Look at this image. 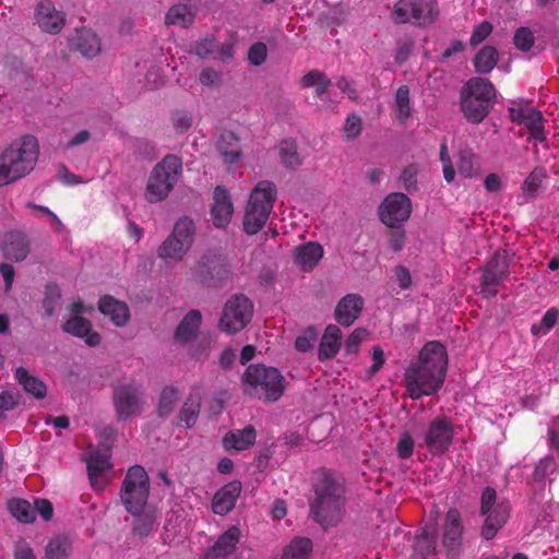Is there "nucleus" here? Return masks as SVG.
<instances>
[{
    "label": "nucleus",
    "instance_id": "nucleus-1",
    "mask_svg": "<svg viewBox=\"0 0 559 559\" xmlns=\"http://www.w3.org/2000/svg\"><path fill=\"white\" fill-rule=\"evenodd\" d=\"M448 353L438 341H430L419 352L418 360L411 364L404 373V384L413 400L437 393L447 377Z\"/></svg>",
    "mask_w": 559,
    "mask_h": 559
},
{
    "label": "nucleus",
    "instance_id": "nucleus-2",
    "mask_svg": "<svg viewBox=\"0 0 559 559\" xmlns=\"http://www.w3.org/2000/svg\"><path fill=\"white\" fill-rule=\"evenodd\" d=\"M314 500L310 509L316 522L328 528L341 520L344 506V488L328 469L317 474L313 484Z\"/></svg>",
    "mask_w": 559,
    "mask_h": 559
},
{
    "label": "nucleus",
    "instance_id": "nucleus-3",
    "mask_svg": "<svg viewBox=\"0 0 559 559\" xmlns=\"http://www.w3.org/2000/svg\"><path fill=\"white\" fill-rule=\"evenodd\" d=\"M38 153V142L33 135H24L5 148L0 154V187L28 175L35 167Z\"/></svg>",
    "mask_w": 559,
    "mask_h": 559
},
{
    "label": "nucleus",
    "instance_id": "nucleus-4",
    "mask_svg": "<svg viewBox=\"0 0 559 559\" xmlns=\"http://www.w3.org/2000/svg\"><path fill=\"white\" fill-rule=\"evenodd\" d=\"M286 380L278 369L265 365H250L242 374L245 392L264 402H276L285 391Z\"/></svg>",
    "mask_w": 559,
    "mask_h": 559
},
{
    "label": "nucleus",
    "instance_id": "nucleus-5",
    "mask_svg": "<svg viewBox=\"0 0 559 559\" xmlns=\"http://www.w3.org/2000/svg\"><path fill=\"white\" fill-rule=\"evenodd\" d=\"M277 195L276 186L269 180L259 181L249 195L243 215V231L258 234L266 224Z\"/></svg>",
    "mask_w": 559,
    "mask_h": 559
},
{
    "label": "nucleus",
    "instance_id": "nucleus-6",
    "mask_svg": "<svg viewBox=\"0 0 559 559\" xmlns=\"http://www.w3.org/2000/svg\"><path fill=\"white\" fill-rule=\"evenodd\" d=\"M182 173V160L175 154H167L151 171L144 192L145 200L157 203L174 190Z\"/></svg>",
    "mask_w": 559,
    "mask_h": 559
},
{
    "label": "nucleus",
    "instance_id": "nucleus-7",
    "mask_svg": "<svg viewBox=\"0 0 559 559\" xmlns=\"http://www.w3.org/2000/svg\"><path fill=\"white\" fill-rule=\"evenodd\" d=\"M479 514L484 516L480 535L487 540L496 537L510 518L511 506L508 500H498L493 487H486L480 495Z\"/></svg>",
    "mask_w": 559,
    "mask_h": 559
},
{
    "label": "nucleus",
    "instance_id": "nucleus-8",
    "mask_svg": "<svg viewBox=\"0 0 559 559\" xmlns=\"http://www.w3.org/2000/svg\"><path fill=\"white\" fill-rule=\"evenodd\" d=\"M195 225L187 216L180 217L171 234L160 243L157 249V257L167 263L181 261L194 242Z\"/></svg>",
    "mask_w": 559,
    "mask_h": 559
},
{
    "label": "nucleus",
    "instance_id": "nucleus-9",
    "mask_svg": "<svg viewBox=\"0 0 559 559\" xmlns=\"http://www.w3.org/2000/svg\"><path fill=\"white\" fill-rule=\"evenodd\" d=\"M150 496V478L141 465L131 466L124 476L120 489V499L129 513H139Z\"/></svg>",
    "mask_w": 559,
    "mask_h": 559
},
{
    "label": "nucleus",
    "instance_id": "nucleus-10",
    "mask_svg": "<svg viewBox=\"0 0 559 559\" xmlns=\"http://www.w3.org/2000/svg\"><path fill=\"white\" fill-rule=\"evenodd\" d=\"M112 405L116 417L120 421L140 416L145 405L142 383L129 380L115 385L112 389Z\"/></svg>",
    "mask_w": 559,
    "mask_h": 559
},
{
    "label": "nucleus",
    "instance_id": "nucleus-11",
    "mask_svg": "<svg viewBox=\"0 0 559 559\" xmlns=\"http://www.w3.org/2000/svg\"><path fill=\"white\" fill-rule=\"evenodd\" d=\"M392 15L395 23L428 26L437 21L439 7L436 0H399Z\"/></svg>",
    "mask_w": 559,
    "mask_h": 559
},
{
    "label": "nucleus",
    "instance_id": "nucleus-12",
    "mask_svg": "<svg viewBox=\"0 0 559 559\" xmlns=\"http://www.w3.org/2000/svg\"><path fill=\"white\" fill-rule=\"evenodd\" d=\"M253 305L242 294L231 296L225 304L218 328L227 334H235L243 330L251 321Z\"/></svg>",
    "mask_w": 559,
    "mask_h": 559
},
{
    "label": "nucleus",
    "instance_id": "nucleus-13",
    "mask_svg": "<svg viewBox=\"0 0 559 559\" xmlns=\"http://www.w3.org/2000/svg\"><path fill=\"white\" fill-rule=\"evenodd\" d=\"M411 214L412 201L402 192L390 193L379 206V217L390 228H400Z\"/></svg>",
    "mask_w": 559,
    "mask_h": 559
},
{
    "label": "nucleus",
    "instance_id": "nucleus-14",
    "mask_svg": "<svg viewBox=\"0 0 559 559\" xmlns=\"http://www.w3.org/2000/svg\"><path fill=\"white\" fill-rule=\"evenodd\" d=\"M454 437L452 421L445 416H437L430 421L424 435V444L433 455L444 454Z\"/></svg>",
    "mask_w": 559,
    "mask_h": 559
},
{
    "label": "nucleus",
    "instance_id": "nucleus-15",
    "mask_svg": "<svg viewBox=\"0 0 559 559\" xmlns=\"http://www.w3.org/2000/svg\"><path fill=\"white\" fill-rule=\"evenodd\" d=\"M509 261L506 253L496 252L487 262L480 280V289L487 298L498 294L497 287L509 276Z\"/></svg>",
    "mask_w": 559,
    "mask_h": 559
},
{
    "label": "nucleus",
    "instance_id": "nucleus-16",
    "mask_svg": "<svg viewBox=\"0 0 559 559\" xmlns=\"http://www.w3.org/2000/svg\"><path fill=\"white\" fill-rule=\"evenodd\" d=\"M441 531V543L447 556L450 559H456L463 542V523L457 509L451 508L448 510Z\"/></svg>",
    "mask_w": 559,
    "mask_h": 559
},
{
    "label": "nucleus",
    "instance_id": "nucleus-17",
    "mask_svg": "<svg viewBox=\"0 0 559 559\" xmlns=\"http://www.w3.org/2000/svg\"><path fill=\"white\" fill-rule=\"evenodd\" d=\"M35 20L43 32L55 35L62 31L66 13L57 10L51 0H40L35 9Z\"/></svg>",
    "mask_w": 559,
    "mask_h": 559
},
{
    "label": "nucleus",
    "instance_id": "nucleus-18",
    "mask_svg": "<svg viewBox=\"0 0 559 559\" xmlns=\"http://www.w3.org/2000/svg\"><path fill=\"white\" fill-rule=\"evenodd\" d=\"M234 214V204L229 191L217 186L213 191V204L211 219L216 228H225L229 225Z\"/></svg>",
    "mask_w": 559,
    "mask_h": 559
},
{
    "label": "nucleus",
    "instance_id": "nucleus-19",
    "mask_svg": "<svg viewBox=\"0 0 559 559\" xmlns=\"http://www.w3.org/2000/svg\"><path fill=\"white\" fill-rule=\"evenodd\" d=\"M364 308V299L358 294H347L340 299L334 310L338 324L348 328L359 318Z\"/></svg>",
    "mask_w": 559,
    "mask_h": 559
},
{
    "label": "nucleus",
    "instance_id": "nucleus-20",
    "mask_svg": "<svg viewBox=\"0 0 559 559\" xmlns=\"http://www.w3.org/2000/svg\"><path fill=\"white\" fill-rule=\"evenodd\" d=\"M29 250V240L21 231L8 233L1 245L3 257L15 262L24 261L27 258Z\"/></svg>",
    "mask_w": 559,
    "mask_h": 559
},
{
    "label": "nucleus",
    "instance_id": "nucleus-21",
    "mask_svg": "<svg viewBox=\"0 0 559 559\" xmlns=\"http://www.w3.org/2000/svg\"><path fill=\"white\" fill-rule=\"evenodd\" d=\"M241 488V483L237 480L224 485L213 498V512L219 515L229 513L235 508Z\"/></svg>",
    "mask_w": 559,
    "mask_h": 559
},
{
    "label": "nucleus",
    "instance_id": "nucleus-22",
    "mask_svg": "<svg viewBox=\"0 0 559 559\" xmlns=\"http://www.w3.org/2000/svg\"><path fill=\"white\" fill-rule=\"evenodd\" d=\"M240 539V530L237 526L229 527L224 532L215 542V544L207 550L206 559H226L236 550L237 544Z\"/></svg>",
    "mask_w": 559,
    "mask_h": 559
},
{
    "label": "nucleus",
    "instance_id": "nucleus-23",
    "mask_svg": "<svg viewBox=\"0 0 559 559\" xmlns=\"http://www.w3.org/2000/svg\"><path fill=\"white\" fill-rule=\"evenodd\" d=\"M62 330L75 337L83 338L85 344L91 347L99 345L102 341L100 334L92 330L90 320L83 317L69 318L62 324Z\"/></svg>",
    "mask_w": 559,
    "mask_h": 559
},
{
    "label": "nucleus",
    "instance_id": "nucleus-24",
    "mask_svg": "<svg viewBox=\"0 0 559 559\" xmlns=\"http://www.w3.org/2000/svg\"><path fill=\"white\" fill-rule=\"evenodd\" d=\"M463 95H467L477 100H484L493 107L496 99V88L493 84L485 78L475 76L471 78L461 88Z\"/></svg>",
    "mask_w": 559,
    "mask_h": 559
},
{
    "label": "nucleus",
    "instance_id": "nucleus-25",
    "mask_svg": "<svg viewBox=\"0 0 559 559\" xmlns=\"http://www.w3.org/2000/svg\"><path fill=\"white\" fill-rule=\"evenodd\" d=\"M463 95H467L477 100H484L493 107L496 99V88L493 84L485 78L475 76L471 78L461 88Z\"/></svg>",
    "mask_w": 559,
    "mask_h": 559
},
{
    "label": "nucleus",
    "instance_id": "nucleus-26",
    "mask_svg": "<svg viewBox=\"0 0 559 559\" xmlns=\"http://www.w3.org/2000/svg\"><path fill=\"white\" fill-rule=\"evenodd\" d=\"M70 47L87 59L97 56L102 49L98 36L88 28L78 29L70 40Z\"/></svg>",
    "mask_w": 559,
    "mask_h": 559
},
{
    "label": "nucleus",
    "instance_id": "nucleus-27",
    "mask_svg": "<svg viewBox=\"0 0 559 559\" xmlns=\"http://www.w3.org/2000/svg\"><path fill=\"white\" fill-rule=\"evenodd\" d=\"M99 311L109 317L117 326H123L130 319L129 307L126 302L120 301L112 296L105 295L98 301Z\"/></svg>",
    "mask_w": 559,
    "mask_h": 559
},
{
    "label": "nucleus",
    "instance_id": "nucleus-28",
    "mask_svg": "<svg viewBox=\"0 0 559 559\" xmlns=\"http://www.w3.org/2000/svg\"><path fill=\"white\" fill-rule=\"evenodd\" d=\"M323 257V248L317 242H307L295 248L294 262L302 271H311Z\"/></svg>",
    "mask_w": 559,
    "mask_h": 559
},
{
    "label": "nucleus",
    "instance_id": "nucleus-29",
    "mask_svg": "<svg viewBox=\"0 0 559 559\" xmlns=\"http://www.w3.org/2000/svg\"><path fill=\"white\" fill-rule=\"evenodd\" d=\"M216 147L226 164L237 163L242 155L239 138L233 131H223Z\"/></svg>",
    "mask_w": 559,
    "mask_h": 559
},
{
    "label": "nucleus",
    "instance_id": "nucleus-30",
    "mask_svg": "<svg viewBox=\"0 0 559 559\" xmlns=\"http://www.w3.org/2000/svg\"><path fill=\"white\" fill-rule=\"evenodd\" d=\"M460 104L463 116L471 123L478 124L489 115L492 106L460 93Z\"/></svg>",
    "mask_w": 559,
    "mask_h": 559
},
{
    "label": "nucleus",
    "instance_id": "nucleus-31",
    "mask_svg": "<svg viewBox=\"0 0 559 559\" xmlns=\"http://www.w3.org/2000/svg\"><path fill=\"white\" fill-rule=\"evenodd\" d=\"M257 432L253 426L249 425L243 429L228 431L223 438V445L226 450L242 451L254 444Z\"/></svg>",
    "mask_w": 559,
    "mask_h": 559
},
{
    "label": "nucleus",
    "instance_id": "nucleus-32",
    "mask_svg": "<svg viewBox=\"0 0 559 559\" xmlns=\"http://www.w3.org/2000/svg\"><path fill=\"white\" fill-rule=\"evenodd\" d=\"M202 322V314L199 310H190L179 322L175 330V340L178 343L190 342L198 333Z\"/></svg>",
    "mask_w": 559,
    "mask_h": 559
},
{
    "label": "nucleus",
    "instance_id": "nucleus-33",
    "mask_svg": "<svg viewBox=\"0 0 559 559\" xmlns=\"http://www.w3.org/2000/svg\"><path fill=\"white\" fill-rule=\"evenodd\" d=\"M342 341V331L335 324H329L319 346V359H332L340 350Z\"/></svg>",
    "mask_w": 559,
    "mask_h": 559
},
{
    "label": "nucleus",
    "instance_id": "nucleus-34",
    "mask_svg": "<svg viewBox=\"0 0 559 559\" xmlns=\"http://www.w3.org/2000/svg\"><path fill=\"white\" fill-rule=\"evenodd\" d=\"M111 468L110 455L99 451L92 452L87 459V473L93 487L103 488L104 484L99 483L103 474Z\"/></svg>",
    "mask_w": 559,
    "mask_h": 559
},
{
    "label": "nucleus",
    "instance_id": "nucleus-35",
    "mask_svg": "<svg viewBox=\"0 0 559 559\" xmlns=\"http://www.w3.org/2000/svg\"><path fill=\"white\" fill-rule=\"evenodd\" d=\"M195 19V11L192 5L189 4H175L169 8L165 16V23L167 25H178L180 27H190Z\"/></svg>",
    "mask_w": 559,
    "mask_h": 559
},
{
    "label": "nucleus",
    "instance_id": "nucleus-36",
    "mask_svg": "<svg viewBox=\"0 0 559 559\" xmlns=\"http://www.w3.org/2000/svg\"><path fill=\"white\" fill-rule=\"evenodd\" d=\"M15 379L23 386L24 391L35 399L40 400L46 396V384L39 378L32 376L25 368L20 367L15 370Z\"/></svg>",
    "mask_w": 559,
    "mask_h": 559
},
{
    "label": "nucleus",
    "instance_id": "nucleus-37",
    "mask_svg": "<svg viewBox=\"0 0 559 559\" xmlns=\"http://www.w3.org/2000/svg\"><path fill=\"white\" fill-rule=\"evenodd\" d=\"M521 126H524L526 131L528 132V141L534 143V146H537L538 143L547 142V134L545 131V118L538 109L532 112L526 120L522 122Z\"/></svg>",
    "mask_w": 559,
    "mask_h": 559
},
{
    "label": "nucleus",
    "instance_id": "nucleus-38",
    "mask_svg": "<svg viewBox=\"0 0 559 559\" xmlns=\"http://www.w3.org/2000/svg\"><path fill=\"white\" fill-rule=\"evenodd\" d=\"M498 50L496 47L487 45L484 46L475 56L473 64L475 71L479 74L490 73L498 62Z\"/></svg>",
    "mask_w": 559,
    "mask_h": 559
},
{
    "label": "nucleus",
    "instance_id": "nucleus-39",
    "mask_svg": "<svg viewBox=\"0 0 559 559\" xmlns=\"http://www.w3.org/2000/svg\"><path fill=\"white\" fill-rule=\"evenodd\" d=\"M331 85V80L319 70H310L300 79L301 88L314 87V95L322 98Z\"/></svg>",
    "mask_w": 559,
    "mask_h": 559
},
{
    "label": "nucleus",
    "instance_id": "nucleus-40",
    "mask_svg": "<svg viewBox=\"0 0 559 559\" xmlns=\"http://www.w3.org/2000/svg\"><path fill=\"white\" fill-rule=\"evenodd\" d=\"M200 408L201 395L199 392H192L179 412L180 421L183 423L187 428H191L199 417Z\"/></svg>",
    "mask_w": 559,
    "mask_h": 559
},
{
    "label": "nucleus",
    "instance_id": "nucleus-41",
    "mask_svg": "<svg viewBox=\"0 0 559 559\" xmlns=\"http://www.w3.org/2000/svg\"><path fill=\"white\" fill-rule=\"evenodd\" d=\"M72 551V540L67 535H57L46 546V559H67Z\"/></svg>",
    "mask_w": 559,
    "mask_h": 559
},
{
    "label": "nucleus",
    "instance_id": "nucleus-42",
    "mask_svg": "<svg viewBox=\"0 0 559 559\" xmlns=\"http://www.w3.org/2000/svg\"><path fill=\"white\" fill-rule=\"evenodd\" d=\"M221 271L225 272L223 265L218 261L211 260L207 257H203L197 266L195 276L206 285H214L215 272L219 274Z\"/></svg>",
    "mask_w": 559,
    "mask_h": 559
},
{
    "label": "nucleus",
    "instance_id": "nucleus-43",
    "mask_svg": "<svg viewBox=\"0 0 559 559\" xmlns=\"http://www.w3.org/2000/svg\"><path fill=\"white\" fill-rule=\"evenodd\" d=\"M278 155L287 168L295 169L301 165V158L297 152V143L294 139H284L280 143Z\"/></svg>",
    "mask_w": 559,
    "mask_h": 559
},
{
    "label": "nucleus",
    "instance_id": "nucleus-44",
    "mask_svg": "<svg viewBox=\"0 0 559 559\" xmlns=\"http://www.w3.org/2000/svg\"><path fill=\"white\" fill-rule=\"evenodd\" d=\"M394 111L396 114V119L401 123H405V121L411 117L412 106H411L409 88L407 85H401L396 90Z\"/></svg>",
    "mask_w": 559,
    "mask_h": 559
},
{
    "label": "nucleus",
    "instance_id": "nucleus-45",
    "mask_svg": "<svg viewBox=\"0 0 559 559\" xmlns=\"http://www.w3.org/2000/svg\"><path fill=\"white\" fill-rule=\"evenodd\" d=\"M134 516L132 523V533L140 538L147 537L154 527L155 515L150 511H140L139 513H131Z\"/></svg>",
    "mask_w": 559,
    "mask_h": 559
},
{
    "label": "nucleus",
    "instance_id": "nucleus-46",
    "mask_svg": "<svg viewBox=\"0 0 559 559\" xmlns=\"http://www.w3.org/2000/svg\"><path fill=\"white\" fill-rule=\"evenodd\" d=\"M312 543L307 537H298L285 548L282 559H309Z\"/></svg>",
    "mask_w": 559,
    "mask_h": 559
},
{
    "label": "nucleus",
    "instance_id": "nucleus-47",
    "mask_svg": "<svg viewBox=\"0 0 559 559\" xmlns=\"http://www.w3.org/2000/svg\"><path fill=\"white\" fill-rule=\"evenodd\" d=\"M8 509L11 515L20 522L32 523L35 520V511L26 500L12 499L8 503Z\"/></svg>",
    "mask_w": 559,
    "mask_h": 559
},
{
    "label": "nucleus",
    "instance_id": "nucleus-48",
    "mask_svg": "<svg viewBox=\"0 0 559 559\" xmlns=\"http://www.w3.org/2000/svg\"><path fill=\"white\" fill-rule=\"evenodd\" d=\"M546 176L547 173L544 167H535L523 182L522 190L524 194L530 198L536 197Z\"/></svg>",
    "mask_w": 559,
    "mask_h": 559
},
{
    "label": "nucleus",
    "instance_id": "nucleus-49",
    "mask_svg": "<svg viewBox=\"0 0 559 559\" xmlns=\"http://www.w3.org/2000/svg\"><path fill=\"white\" fill-rule=\"evenodd\" d=\"M178 401V390L175 386H165L160 393L158 403V415L167 417L175 408Z\"/></svg>",
    "mask_w": 559,
    "mask_h": 559
},
{
    "label": "nucleus",
    "instance_id": "nucleus-50",
    "mask_svg": "<svg viewBox=\"0 0 559 559\" xmlns=\"http://www.w3.org/2000/svg\"><path fill=\"white\" fill-rule=\"evenodd\" d=\"M559 317V310L555 307L549 308L538 323H534L531 326V333L533 335H545L556 324Z\"/></svg>",
    "mask_w": 559,
    "mask_h": 559
},
{
    "label": "nucleus",
    "instance_id": "nucleus-51",
    "mask_svg": "<svg viewBox=\"0 0 559 559\" xmlns=\"http://www.w3.org/2000/svg\"><path fill=\"white\" fill-rule=\"evenodd\" d=\"M435 551L436 543L427 533H423L416 537L414 543V554L418 559H428L435 555Z\"/></svg>",
    "mask_w": 559,
    "mask_h": 559
},
{
    "label": "nucleus",
    "instance_id": "nucleus-52",
    "mask_svg": "<svg viewBox=\"0 0 559 559\" xmlns=\"http://www.w3.org/2000/svg\"><path fill=\"white\" fill-rule=\"evenodd\" d=\"M535 43L534 33L530 27H519L513 36V44L520 51L527 52L532 49Z\"/></svg>",
    "mask_w": 559,
    "mask_h": 559
},
{
    "label": "nucleus",
    "instance_id": "nucleus-53",
    "mask_svg": "<svg viewBox=\"0 0 559 559\" xmlns=\"http://www.w3.org/2000/svg\"><path fill=\"white\" fill-rule=\"evenodd\" d=\"M557 469L556 460L552 455H547L538 461L533 472V479L537 483L544 481L546 477Z\"/></svg>",
    "mask_w": 559,
    "mask_h": 559
},
{
    "label": "nucleus",
    "instance_id": "nucleus-54",
    "mask_svg": "<svg viewBox=\"0 0 559 559\" xmlns=\"http://www.w3.org/2000/svg\"><path fill=\"white\" fill-rule=\"evenodd\" d=\"M535 110V107L523 102H512L508 109L510 120L516 124H522V122Z\"/></svg>",
    "mask_w": 559,
    "mask_h": 559
},
{
    "label": "nucleus",
    "instance_id": "nucleus-55",
    "mask_svg": "<svg viewBox=\"0 0 559 559\" xmlns=\"http://www.w3.org/2000/svg\"><path fill=\"white\" fill-rule=\"evenodd\" d=\"M61 299V293L58 286L48 285L46 289V296L43 301V307L47 317H51Z\"/></svg>",
    "mask_w": 559,
    "mask_h": 559
},
{
    "label": "nucleus",
    "instance_id": "nucleus-56",
    "mask_svg": "<svg viewBox=\"0 0 559 559\" xmlns=\"http://www.w3.org/2000/svg\"><path fill=\"white\" fill-rule=\"evenodd\" d=\"M417 166L415 164H409L403 169L399 178L403 188L409 193L417 190Z\"/></svg>",
    "mask_w": 559,
    "mask_h": 559
},
{
    "label": "nucleus",
    "instance_id": "nucleus-57",
    "mask_svg": "<svg viewBox=\"0 0 559 559\" xmlns=\"http://www.w3.org/2000/svg\"><path fill=\"white\" fill-rule=\"evenodd\" d=\"M318 337V331L314 326H308L305 332L295 341V347L300 353H307L312 348L313 342Z\"/></svg>",
    "mask_w": 559,
    "mask_h": 559
},
{
    "label": "nucleus",
    "instance_id": "nucleus-58",
    "mask_svg": "<svg viewBox=\"0 0 559 559\" xmlns=\"http://www.w3.org/2000/svg\"><path fill=\"white\" fill-rule=\"evenodd\" d=\"M171 121L176 132L185 133L191 128L193 118L188 110H176L171 116Z\"/></svg>",
    "mask_w": 559,
    "mask_h": 559
},
{
    "label": "nucleus",
    "instance_id": "nucleus-59",
    "mask_svg": "<svg viewBox=\"0 0 559 559\" xmlns=\"http://www.w3.org/2000/svg\"><path fill=\"white\" fill-rule=\"evenodd\" d=\"M20 403V394L12 391L0 392V419L5 418V413L13 411Z\"/></svg>",
    "mask_w": 559,
    "mask_h": 559
},
{
    "label": "nucleus",
    "instance_id": "nucleus-60",
    "mask_svg": "<svg viewBox=\"0 0 559 559\" xmlns=\"http://www.w3.org/2000/svg\"><path fill=\"white\" fill-rule=\"evenodd\" d=\"M216 48V40L213 36H206L202 38L201 40L197 41L192 47L191 50L193 53L199 56L200 58H206L211 53L214 52Z\"/></svg>",
    "mask_w": 559,
    "mask_h": 559
},
{
    "label": "nucleus",
    "instance_id": "nucleus-61",
    "mask_svg": "<svg viewBox=\"0 0 559 559\" xmlns=\"http://www.w3.org/2000/svg\"><path fill=\"white\" fill-rule=\"evenodd\" d=\"M491 32H492V24L488 21H483L473 31L471 38H469V45L473 47L478 46L491 34Z\"/></svg>",
    "mask_w": 559,
    "mask_h": 559
},
{
    "label": "nucleus",
    "instance_id": "nucleus-62",
    "mask_svg": "<svg viewBox=\"0 0 559 559\" xmlns=\"http://www.w3.org/2000/svg\"><path fill=\"white\" fill-rule=\"evenodd\" d=\"M414 439L408 432L401 435L396 445L397 455L402 460H407L413 455L414 452Z\"/></svg>",
    "mask_w": 559,
    "mask_h": 559
},
{
    "label": "nucleus",
    "instance_id": "nucleus-63",
    "mask_svg": "<svg viewBox=\"0 0 559 559\" xmlns=\"http://www.w3.org/2000/svg\"><path fill=\"white\" fill-rule=\"evenodd\" d=\"M267 56V48L264 43L253 44L248 51V60L251 64L258 67L261 66Z\"/></svg>",
    "mask_w": 559,
    "mask_h": 559
},
{
    "label": "nucleus",
    "instance_id": "nucleus-64",
    "mask_svg": "<svg viewBox=\"0 0 559 559\" xmlns=\"http://www.w3.org/2000/svg\"><path fill=\"white\" fill-rule=\"evenodd\" d=\"M362 129L361 118L356 114L348 115L345 124H344V133L347 139L357 138Z\"/></svg>",
    "mask_w": 559,
    "mask_h": 559
}]
</instances>
